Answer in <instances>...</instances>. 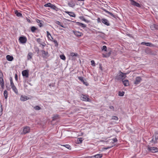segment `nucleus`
I'll return each instance as SVG.
<instances>
[{
	"label": "nucleus",
	"instance_id": "obj_1",
	"mask_svg": "<svg viewBox=\"0 0 158 158\" xmlns=\"http://www.w3.org/2000/svg\"><path fill=\"white\" fill-rule=\"evenodd\" d=\"M158 139V133L156 132L155 133L154 135L152 136V139L150 141V142L156 143H157V141Z\"/></svg>",
	"mask_w": 158,
	"mask_h": 158
},
{
	"label": "nucleus",
	"instance_id": "obj_2",
	"mask_svg": "<svg viewBox=\"0 0 158 158\" xmlns=\"http://www.w3.org/2000/svg\"><path fill=\"white\" fill-rule=\"evenodd\" d=\"M125 74L123 73L121 71L119 72L118 75H117L115 77V79L117 80H119L121 79H123L125 78L124 77Z\"/></svg>",
	"mask_w": 158,
	"mask_h": 158
},
{
	"label": "nucleus",
	"instance_id": "obj_3",
	"mask_svg": "<svg viewBox=\"0 0 158 158\" xmlns=\"http://www.w3.org/2000/svg\"><path fill=\"white\" fill-rule=\"evenodd\" d=\"M89 96L88 95L82 94L81 96V100L82 101L90 102L91 100L90 99H89Z\"/></svg>",
	"mask_w": 158,
	"mask_h": 158
},
{
	"label": "nucleus",
	"instance_id": "obj_4",
	"mask_svg": "<svg viewBox=\"0 0 158 158\" xmlns=\"http://www.w3.org/2000/svg\"><path fill=\"white\" fill-rule=\"evenodd\" d=\"M30 131V128L29 127L26 126L24 127L23 131L21 134L25 135L27 133H29Z\"/></svg>",
	"mask_w": 158,
	"mask_h": 158
},
{
	"label": "nucleus",
	"instance_id": "obj_5",
	"mask_svg": "<svg viewBox=\"0 0 158 158\" xmlns=\"http://www.w3.org/2000/svg\"><path fill=\"white\" fill-rule=\"evenodd\" d=\"M148 150L152 152H156L158 151V149L156 147L148 148Z\"/></svg>",
	"mask_w": 158,
	"mask_h": 158
},
{
	"label": "nucleus",
	"instance_id": "obj_6",
	"mask_svg": "<svg viewBox=\"0 0 158 158\" xmlns=\"http://www.w3.org/2000/svg\"><path fill=\"white\" fill-rule=\"evenodd\" d=\"M22 74L23 77L28 78L29 77V71L28 70H25L22 72Z\"/></svg>",
	"mask_w": 158,
	"mask_h": 158
},
{
	"label": "nucleus",
	"instance_id": "obj_7",
	"mask_svg": "<svg viewBox=\"0 0 158 158\" xmlns=\"http://www.w3.org/2000/svg\"><path fill=\"white\" fill-rule=\"evenodd\" d=\"M41 52L42 53V55L43 58H47L49 57V55L48 52L45 51L44 50H42Z\"/></svg>",
	"mask_w": 158,
	"mask_h": 158
},
{
	"label": "nucleus",
	"instance_id": "obj_8",
	"mask_svg": "<svg viewBox=\"0 0 158 158\" xmlns=\"http://www.w3.org/2000/svg\"><path fill=\"white\" fill-rule=\"evenodd\" d=\"M19 40L21 43L24 44L26 43L27 39L25 36H21L19 38Z\"/></svg>",
	"mask_w": 158,
	"mask_h": 158
},
{
	"label": "nucleus",
	"instance_id": "obj_9",
	"mask_svg": "<svg viewBox=\"0 0 158 158\" xmlns=\"http://www.w3.org/2000/svg\"><path fill=\"white\" fill-rule=\"evenodd\" d=\"M131 4L135 6H136L137 7H140L141 6L138 3L136 2L135 1L133 0H131Z\"/></svg>",
	"mask_w": 158,
	"mask_h": 158
},
{
	"label": "nucleus",
	"instance_id": "obj_10",
	"mask_svg": "<svg viewBox=\"0 0 158 158\" xmlns=\"http://www.w3.org/2000/svg\"><path fill=\"white\" fill-rule=\"evenodd\" d=\"M142 80L141 78L140 77H137L135 78L134 84L135 85H137L141 82Z\"/></svg>",
	"mask_w": 158,
	"mask_h": 158
},
{
	"label": "nucleus",
	"instance_id": "obj_11",
	"mask_svg": "<svg viewBox=\"0 0 158 158\" xmlns=\"http://www.w3.org/2000/svg\"><path fill=\"white\" fill-rule=\"evenodd\" d=\"M29 99L30 98L24 95H22L21 96L20 99L21 101L24 102Z\"/></svg>",
	"mask_w": 158,
	"mask_h": 158
},
{
	"label": "nucleus",
	"instance_id": "obj_12",
	"mask_svg": "<svg viewBox=\"0 0 158 158\" xmlns=\"http://www.w3.org/2000/svg\"><path fill=\"white\" fill-rule=\"evenodd\" d=\"M78 78L80 81L83 83L86 86L88 85V83L86 81H85L84 80L83 77H78Z\"/></svg>",
	"mask_w": 158,
	"mask_h": 158
},
{
	"label": "nucleus",
	"instance_id": "obj_13",
	"mask_svg": "<svg viewBox=\"0 0 158 158\" xmlns=\"http://www.w3.org/2000/svg\"><path fill=\"white\" fill-rule=\"evenodd\" d=\"M73 32L77 37H80L83 35V34L81 32L78 31H73Z\"/></svg>",
	"mask_w": 158,
	"mask_h": 158
},
{
	"label": "nucleus",
	"instance_id": "obj_14",
	"mask_svg": "<svg viewBox=\"0 0 158 158\" xmlns=\"http://www.w3.org/2000/svg\"><path fill=\"white\" fill-rule=\"evenodd\" d=\"M101 21L103 23H104V24H105L107 26H108L110 25V24L109 22L108 21L105 19H101Z\"/></svg>",
	"mask_w": 158,
	"mask_h": 158
},
{
	"label": "nucleus",
	"instance_id": "obj_15",
	"mask_svg": "<svg viewBox=\"0 0 158 158\" xmlns=\"http://www.w3.org/2000/svg\"><path fill=\"white\" fill-rule=\"evenodd\" d=\"M36 22L39 24L38 25L40 27H43V23H44L43 21L37 19H36Z\"/></svg>",
	"mask_w": 158,
	"mask_h": 158
},
{
	"label": "nucleus",
	"instance_id": "obj_16",
	"mask_svg": "<svg viewBox=\"0 0 158 158\" xmlns=\"http://www.w3.org/2000/svg\"><path fill=\"white\" fill-rule=\"evenodd\" d=\"M65 12L68 14L70 17H74L76 16V15L74 13L72 12H69L65 11Z\"/></svg>",
	"mask_w": 158,
	"mask_h": 158
},
{
	"label": "nucleus",
	"instance_id": "obj_17",
	"mask_svg": "<svg viewBox=\"0 0 158 158\" xmlns=\"http://www.w3.org/2000/svg\"><path fill=\"white\" fill-rule=\"evenodd\" d=\"M142 45H145L149 47H152L154 46V45L150 43H145V42H142L141 43Z\"/></svg>",
	"mask_w": 158,
	"mask_h": 158
},
{
	"label": "nucleus",
	"instance_id": "obj_18",
	"mask_svg": "<svg viewBox=\"0 0 158 158\" xmlns=\"http://www.w3.org/2000/svg\"><path fill=\"white\" fill-rule=\"evenodd\" d=\"M102 154H99L91 156V158H101L102 157Z\"/></svg>",
	"mask_w": 158,
	"mask_h": 158
},
{
	"label": "nucleus",
	"instance_id": "obj_19",
	"mask_svg": "<svg viewBox=\"0 0 158 158\" xmlns=\"http://www.w3.org/2000/svg\"><path fill=\"white\" fill-rule=\"evenodd\" d=\"M145 52L148 54H151L152 53V52L151 49L149 48H147L145 49Z\"/></svg>",
	"mask_w": 158,
	"mask_h": 158
},
{
	"label": "nucleus",
	"instance_id": "obj_20",
	"mask_svg": "<svg viewBox=\"0 0 158 158\" xmlns=\"http://www.w3.org/2000/svg\"><path fill=\"white\" fill-rule=\"evenodd\" d=\"M77 24L80 26H81L83 28H85L86 27V25L85 24L79 22H77L76 23Z\"/></svg>",
	"mask_w": 158,
	"mask_h": 158
},
{
	"label": "nucleus",
	"instance_id": "obj_21",
	"mask_svg": "<svg viewBox=\"0 0 158 158\" xmlns=\"http://www.w3.org/2000/svg\"><path fill=\"white\" fill-rule=\"evenodd\" d=\"M7 60L9 61H11L13 60V57L10 55H7L6 56Z\"/></svg>",
	"mask_w": 158,
	"mask_h": 158
},
{
	"label": "nucleus",
	"instance_id": "obj_22",
	"mask_svg": "<svg viewBox=\"0 0 158 158\" xmlns=\"http://www.w3.org/2000/svg\"><path fill=\"white\" fill-rule=\"evenodd\" d=\"M50 7L52 9L55 10L56 11H57L59 10V9L56 6L54 5H53L51 4V5Z\"/></svg>",
	"mask_w": 158,
	"mask_h": 158
},
{
	"label": "nucleus",
	"instance_id": "obj_23",
	"mask_svg": "<svg viewBox=\"0 0 158 158\" xmlns=\"http://www.w3.org/2000/svg\"><path fill=\"white\" fill-rule=\"evenodd\" d=\"M68 5L69 6L71 7H73L75 6V3L73 1H71L70 2H69Z\"/></svg>",
	"mask_w": 158,
	"mask_h": 158
},
{
	"label": "nucleus",
	"instance_id": "obj_24",
	"mask_svg": "<svg viewBox=\"0 0 158 158\" xmlns=\"http://www.w3.org/2000/svg\"><path fill=\"white\" fill-rule=\"evenodd\" d=\"M123 83L125 86H128L129 85V81L128 80H125L122 81Z\"/></svg>",
	"mask_w": 158,
	"mask_h": 158
},
{
	"label": "nucleus",
	"instance_id": "obj_25",
	"mask_svg": "<svg viewBox=\"0 0 158 158\" xmlns=\"http://www.w3.org/2000/svg\"><path fill=\"white\" fill-rule=\"evenodd\" d=\"M79 18L81 20L85 21L86 23H88L90 22L89 20L86 19L83 16H80Z\"/></svg>",
	"mask_w": 158,
	"mask_h": 158
},
{
	"label": "nucleus",
	"instance_id": "obj_26",
	"mask_svg": "<svg viewBox=\"0 0 158 158\" xmlns=\"http://www.w3.org/2000/svg\"><path fill=\"white\" fill-rule=\"evenodd\" d=\"M11 88L16 94H17L18 93V90L15 85L12 86Z\"/></svg>",
	"mask_w": 158,
	"mask_h": 158
},
{
	"label": "nucleus",
	"instance_id": "obj_27",
	"mask_svg": "<svg viewBox=\"0 0 158 158\" xmlns=\"http://www.w3.org/2000/svg\"><path fill=\"white\" fill-rule=\"evenodd\" d=\"M82 138H78L76 141L77 143L79 144L82 142Z\"/></svg>",
	"mask_w": 158,
	"mask_h": 158
},
{
	"label": "nucleus",
	"instance_id": "obj_28",
	"mask_svg": "<svg viewBox=\"0 0 158 158\" xmlns=\"http://www.w3.org/2000/svg\"><path fill=\"white\" fill-rule=\"evenodd\" d=\"M31 29L32 32H34L36 30H37V28L35 27L32 26L31 27Z\"/></svg>",
	"mask_w": 158,
	"mask_h": 158
},
{
	"label": "nucleus",
	"instance_id": "obj_29",
	"mask_svg": "<svg viewBox=\"0 0 158 158\" xmlns=\"http://www.w3.org/2000/svg\"><path fill=\"white\" fill-rule=\"evenodd\" d=\"M32 53L31 52L29 53L27 56V58L28 60H29L32 58Z\"/></svg>",
	"mask_w": 158,
	"mask_h": 158
},
{
	"label": "nucleus",
	"instance_id": "obj_30",
	"mask_svg": "<svg viewBox=\"0 0 158 158\" xmlns=\"http://www.w3.org/2000/svg\"><path fill=\"white\" fill-rule=\"evenodd\" d=\"M55 23L56 24L60 26L61 27L63 28H64V26L63 25V24H61L59 21H56Z\"/></svg>",
	"mask_w": 158,
	"mask_h": 158
},
{
	"label": "nucleus",
	"instance_id": "obj_31",
	"mask_svg": "<svg viewBox=\"0 0 158 158\" xmlns=\"http://www.w3.org/2000/svg\"><path fill=\"white\" fill-rule=\"evenodd\" d=\"M15 14H16V15L18 17L22 16V14L20 12H18L17 11H16L15 12Z\"/></svg>",
	"mask_w": 158,
	"mask_h": 158
},
{
	"label": "nucleus",
	"instance_id": "obj_32",
	"mask_svg": "<svg viewBox=\"0 0 158 158\" xmlns=\"http://www.w3.org/2000/svg\"><path fill=\"white\" fill-rule=\"evenodd\" d=\"M59 115H54L53 117H52V120H55L56 119H57L59 118Z\"/></svg>",
	"mask_w": 158,
	"mask_h": 158
},
{
	"label": "nucleus",
	"instance_id": "obj_33",
	"mask_svg": "<svg viewBox=\"0 0 158 158\" xmlns=\"http://www.w3.org/2000/svg\"><path fill=\"white\" fill-rule=\"evenodd\" d=\"M4 95L5 97V99H7V91L5 90L4 91Z\"/></svg>",
	"mask_w": 158,
	"mask_h": 158
},
{
	"label": "nucleus",
	"instance_id": "obj_34",
	"mask_svg": "<svg viewBox=\"0 0 158 158\" xmlns=\"http://www.w3.org/2000/svg\"><path fill=\"white\" fill-rule=\"evenodd\" d=\"M70 55L72 56H78V54L77 53H75L74 52H71L70 53Z\"/></svg>",
	"mask_w": 158,
	"mask_h": 158
},
{
	"label": "nucleus",
	"instance_id": "obj_35",
	"mask_svg": "<svg viewBox=\"0 0 158 158\" xmlns=\"http://www.w3.org/2000/svg\"><path fill=\"white\" fill-rule=\"evenodd\" d=\"M124 94V92L119 91L118 92V95L119 96H123Z\"/></svg>",
	"mask_w": 158,
	"mask_h": 158
},
{
	"label": "nucleus",
	"instance_id": "obj_36",
	"mask_svg": "<svg viewBox=\"0 0 158 158\" xmlns=\"http://www.w3.org/2000/svg\"><path fill=\"white\" fill-rule=\"evenodd\" d=\"M112 119L114 120H118V118L117 116H113L112 117Z\"/></svg>",
	"mask_w": 158,
	"mask_h": 158
},
{
	"label": "nucleus",
	"instance_id": "obj_37",
	"mask_svg": "<svg viewBox=\"0 0 158 158\" xmlns=\"http://www.w3.org/2000/svg\"><path fill=\"white\" fill-rule=\"evenodd\" d=\"M34 109L36 110H39L41 109V107L39 106H36L34 107Z\"/></svg>",
	"mask_w": 158,
	"mask_h": 158
},
{
	"label": "nucleus",
	"instance_id": "obj_38",
	"mask_svg": "<svg viewBox=\"0 0 158 158\" xmlns=\"http://www.w3.org/2000/svg\"><path fill=\"white\" fill-rule=\"evenodd\" d=\"M102 51H107V48L106 46L104 45L103 46L102 48Z\"/></svg>",
	"mask_w": 158,
	"mask_h": 158
},
{
	"label": "nucleus",
	"instance_id": "obj_39",
	"mask_svg": "<svg viewBox=\"0 0 158 158\" xmlns=\"http://www.w3.org/2000/svg\"><path fill=\"white\" fill-rule=\"evenodd\" d=\"M63 146L69 149H71V146L69 145L66 144L64 145Z\"/></svg>",
	"mask_w": 158,
	"mask_h": 158
},
{
	"label": "nucleus",
	"instance_id": "obj_40",
	"mask_svg": "<svg viewBox=\"0 0 158 158\" xmlns=\"http://www.w3.org/2000/svg\"><path fill=\"white\" fill-rule=\"evenodd\" d=\"M51 5V3H48L47 4H45L44 5V6L45 7H50Z\"/></svg>",
	"mask_w": 158,
	"mask_h": 158
},
{
	"label": "nucleus",
	"instance_id": "obj_41",
	"mask_svg": "<svg viewBox=\"0 0 158 158\" xmlns=\"http://www.w3.org/2000/svg\"><path fill=\"white\" fill-rule=\"evenodd\" d=\"M60 58L64 60L65 59V57L64 55H61L60 56Z\"/></svg>",
	"mask_w": 158,
	"mask_h": 158
},
{
	"label": "nucleus",
	"instance_id": "obj_42",
	"mask_svg": "<svg viewBox=\"0 0 158 158\" xmlns=\"http://www.w3.org/2000/svg\"><path fill=\"white\" fill-rule=\"evenodd\" d=\"M36 41L37 42H38L39 44L40 45L41 44V43H42V42L41 41V39L40 38H37L36 39Z\"/></svg>",
	"mask_w": 158,
	"mask_h": 158
},
{
	"label": "nucleus",
	"instance_id": "obj_43",
	"mask_svg": "<svg viewBox=\"0 0 158 158\" xmlns=\"http://www.w3.org/2000/svg\"><path fill=\"white\" fill-rule=\"evenodd\" d=\"M53 41L54 42L55 44V46L56 47H57L58 46V43L57 42L56 40H53Z\"/></svg>",
	"mask_w": 158,
	"mask_h": 158
},
{
	"label": "nucleus",
	"instance_id": "obj_44",
	"mask_svg": "<svg viewBox=\"0 0 158 158\" xmlns=\"http://www.w3.org/2000/svg\"><path fill=\"white\" fill-rule=\"evenodd\" d=\"M108 14L110 15L111 16H112L114 18H116L115 16L112 13L110 12H109Z\"/></svg>",
	"mask_w": 158,
	"mask_h": 158
},
{
	"label": "nucleus",
	"instance_id": "obj_45",
	"mask_svg": "<svg viewBox=\"0 0 158 158\" xmlns=\"http://www.w3.org/2000/svg\"><path fill=\"white\" fill-rule=\"evenodd\" d=\"M91 65L93 66H95V63L94 60H92L91 61Z\"/></svg>",
	"mask_w": 158,
	"mask_h": 158
},
{
	"label": "nucleus",
	"instance_id": "obj_46",
	"mask_svg": "<svg viewBox=\"0 0 158 158\" xmlns=\"http://www.w3.org/2000/svg\"><path fill=\"white\" fill-rule=\"evenodd\" d=\"M10 85H11V86L12 87V86H14L15 85H14V83H13L12 79H10Z\"/></svg>",
	"mask_w": 158,
	"mask_h": 158
},
{
	"label": "nucleus",
	"instance_id": "obj_47",
	"mask_svg": "<svg viewBox=\"0 0 158 158\" xmlns=\"http://www.w3.org/2000/svg\"><path fill=\"white\" fill-rule=\"evenodd\" d=\"M0 83V84H1V87H2V88H3V87H4V81H2Z\"/></svg>",
	"mask_w": 158,
	"mask_h": 158
},
{
	"label": "nucleus",
	"instance_id": "obj_48",
	"mask_svg": "<svg viewBox=\"0 0 158 158\" xmlns=\"http://www.w3.org/2000/svg\"><path fill=\"white\" fill-rule=\"evenodd\" d=\"M113 140L114 143L117 142L118 141L117 139L116 138L113 139Z\"/></svg>",
	"mask_w": 158,
	"mask_h": 158
},
{
	"label": "nucleus",
	"instance_id": "obj_49",
	"mask_svg": "<svg viewBox=\"0 0 158 158\" xmlns=\"http://www.w3.org/2000/svg\"><path fill=\"white\" fill-rule=\"evenodd\" d=\"M113 146H110V147H106V148H103L104 149H105V150H107L108 149H109V148H111Z\"/></svg>",
	"mask_w": 158,
	"mask_h": 158
},
{
	"label": "nucleus",
	"instance_id": "obj_50",
	"mask_svg": "<svg viewBox=\"0 0 158 158\" xmlns=\"http://www.w3.org/2000/svg\"><path fill=\"white\" fill-rule=\"evenodd\" d=\"M47 33L48 37H49V36H50V37L51 36V35L48 31H47Z\"/></svg>",
	"mask_w": 158,
	"mask_h": 158
},
{
	"label": "nucleus",
	"instance_id": "obj_51",
	"mask_svg": "<svg viewBox=\"0 0 158 158\" xmlns=\"http://www.w3.org/2000/svg\"><path fill=\"white\" fill-rule=\"evenodd\" d=\"M48 38L49 39V40H50L51 41H52V40L53 39V38L52 36L51 35V36H49V37H48Z\"/></svg>",
	"mask_w": 158,
	"mask_h": 158
},
{
	"label": "nucleus",
	"instance_id": "obj_52",
	"mask_svg": "<svg viewBox=\"0 0 158 158\" xmlns=\"http://www.w3.org/2000/svg\"><path fill=\"white\" fill-rule=\"evenodd\" d=\"M102 10L103 11H105L106 13H108L109 11H107V10H106L105 9H104V8H102Z\"/></svg>",
	"mask_w": 158,
	"mask_h": 158
},
{
	"label": "nucleus",
	"instance_id": "obj_53",
	"mask_svg": "<svg viewBox=\"0 0 158 158\" xmlns=\"http://www.w3.org/2000/svg\"><path fill=\"white\" fill-rule=\"evenodd\" d=\"M109 108L110 109L112 110H114V107L113 106H109Z\"/></svg>",
	"mask_w": 158,
	"mask_h": 158
},
{
	"label": "nucleus",
	"instance_id": "obj_54",
	"mask_svg": "<svg viewBox=\"0 0 158 158\" xmlns=\"http://www.w3.org/2000/svg\"><path fill=\"white\" fill-rule=\"evenodd\" d=\"M41 45L42 46H45L46 45V44L44 42H43L41 43Z\"/></svg>",
	"mask_w": 158,
	"mask_h": 158
},
{
	"label": "nucleus",
	"instance_id": "obj_55",
	"mask_svg": "<svg viewBox=\"0 0 158 158\" xmlns=\"http://www.w3.org/2000/svg\"><path fill=\"white\" fill-rule=\"evenodd\" d=\"M2 81H4L2 78L1 77H0V82H2Z\"/></svg>",
	"mask_w": 158,
	"mask_h": 158
},
{
	"label": "nucleus",
	"instance_id": "obj_56",
	"mask_svg": "<svg viewBox=\"0 0 158 158\" xmlns=\"http://www.w3.org/2000/svg\"><path fill=\"white\" fill-rule=\"evenodd\" d=\"M97 21L98 23H100L101 22V19L99 18H98L97 19Z\"/></svg>",
	"mask_w": 158,
	"mask_h": 158
},
{
	"label": "nucleus",
	"instance_id": "obj_57",
	"mask_svg": "<svg viewBox=\"0 0 158 158\" xmlns=\"http://www.w3.org/2000/svg\"><path fill=\"white\" fill-rule=\"evenodd\" d=\"M15 78L16 80H18V76L16 74H15Z\"/></svg>",
	"mask_w": 158,
	"mask_h": 158
},
{
	"label": "nucleus",
	"instance_id": "obj_58",
	"mask_svg": "<svg viewBox=\"0 0 158 158\" xmlns=\"http://www.w3.org/2000/svg\"><path fill=\"white\" fill-rule=\"evenodd\" d=\"M2 75V73L1 72V71L0 72V77H1Z\"/></svg>",
	"mask_w": 158,
	"mask_h": 158
},
{
	"label": "nucleus",
	"instance_id": "obj_59",
	"mask_svg": "<svg viewBox=\"0 0 158 158\" xmlns=\"http://www.w3.org/2000/svg\"><path fill=\"white\" fill-rule=\"evenodd\" d=\"M27 21L29 22V23H30V20L29 19H27Z\"/></svg>",
	"mask_w": 158,
	"mask_h": 158
},
{
	"label": "nucleus",
	"instance_id": "obj_60",
	"mask_svg": "<svg viewBox=\"0 0 158 158\" xmlns=\"http://www.w3.org/2000/svg\"><path fill=\"white\" fill-rule=\"evenodd\" d=\"M153 26L154 28L156 29V26L155 25H153Z\"/></svg>",
	"mask_w": 158,
	"mask_h": 158
},
{
	"label": "nucleus",
	"instance_id": "obj_61",
	"mask_svg": "<svg viewBox=\"0 0 158 158\" xmlns=\"http://www.w3.org/2000/svg\"><path fill=\"white\" fill-rule=\"evenodd\" d=\"M44 46H42V48L43 49H44Z\"/></svg>",
	"mask_w": 158,
	"mask_h": 158
},
{
	"label": "nucleus",
	"instance_id": "obj_62",
	"mask_svg": "<svg viewBox=\"0 0 158 158\" xmlns=\"http://www.w3.org/2000/svg\"><path fill=\"white\" fill-rule=\"evenodd\" d=\"M78 1H84L85 0H78Z\"/></svg>",
	"mask_w": 158,
	"mask_h": 158
},
{
	"label": "nucleus",
	"instance_id": "obj_63",
	"mask_svg": "<svg viewBox=\"0 0 158 158\" xmlns=\"http://www.w3.org/2000/svg\"><path fill=\"white\" fill-rule=\"evenodd\" d=\"M108 54H109V55H110L111 54V53H110V52H109L108 53Z\"/></svg>",
	"mask_w": 158,
	"mask_h": 158
},
{
	"label": "nucleus",
	"instance_id": "obj_64",
	"mask_svg": "<svg viewBox=\"0 0 158 158\" xmlns=\"http://www.w3.org/2000/svg\"><path fill=\"white\" fill-rule=\"evenodd\" d=\"M100 69H101V70H102V69H101V68H100Z\"/></svg>",
	"mask_w": 158,
	"mask_h": 158
}]
</instances>
